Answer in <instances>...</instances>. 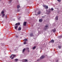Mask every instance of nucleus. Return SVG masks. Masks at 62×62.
I'll return each instance as SVG.
<instances>
[{
  "instance_id": "nucleus-1",
  "label": "nucleus",
  "mask_w": 62,
  "mask_h": 62,
  "mask_svg": "<svg viewBox=\"0 0 62 62\" xmlns=\"http://www.w3.org/2000/svg\"><path fill=\"white\" fill-rule=\"evenodd\" d=\"M48 28H49V27H48V25H46L45 26V27L44 29V30H46V29H47Z\"/></svg>"
},
{
  "instance_id": "nucleus-2",
  "label": "nucleus",
  "mask_w": 62,
  "mask_h": 62,
  "mask_svg": "<svg viewBox=\"0 0 62 62\" xmlns=\"http://www.w3.org/2000/svg\"><path fill=\"white\" fill-rule=\"evenodd\" d=\"M44 57H45V56L44 55H42L40 57V59H42L44 58Z\"/></svg>"
},
{
  "instance_id": "nucleus-3",
  "label": "nucleus",
  "mask_w": 62,
  "mask_h": 62,
  "mask_svg": "<svg viewBox=\"0 0 62 62\" xmlns=\"http://www.w3.org/2000/svg\"><path fill=\"white\" fill-rule=\"evenodd\" d=\"M27 22H24L23 23V25L24 26H26V23Z\"/></svg>"
},
{
  "instance_id": "nucleus-4",
  "label": "nucleus",
  "mask_w": 62,
  "mask_h": 62,
  "mask_svg": "<svg viewBox=\"0 0 62 62\" xmlns=\"http://www.w3.org/2000/svg\"><path fill=\"white\" fill-rule=\"evenodd\" d=\"M17 28H18V25H15V29L17 30Z\"/></svg>"
},
{
  "instance_id": "nucleus-5",
  "label": "nucleus",
  "mask_w": 62,
  "mask_h": 62,
  "mask_svg": "<svg viewBox=\"0 0 62 62\" xmlns=\"http://www.w3.org/2000/svg\"><path fill=\"white\" fill-rule=\"evenodd\" d=\"M51 42H52V43H54V40H51Z\"/></svg>"
},
{
  "instance_id": "nucleus-6",
  "label": "nucleus",
  "mask_w": 62,
  "mask_h": 62,
  "mask_svg": "<svg viewBox=\"0 0 62 62\" xmlns=\"http://www.w3.org/2000/svg\"><path fill=\"white\" fill-rule=\"evenodd\" d=\"M52 31L53 32H55L56 31V29H53L52 30Z\"/></svg>"
},
{
  "instance_id": "nucleus-7",
  "label": "nucleus",
  "mask_w": 62,
  "mask_h": 62,
  "mask_svg": "<svg viewBox=\"0 0 62 62\" xmlns=\"http://www.w3.org/2000/svg\"><path fill=\"white\" fill-rule=\"evenodd\" d=\"M43 21V20H42V19H39V22H40L41 23V22H42Z\"/></svg>"
},
{
  "instance_id": "nucleus-8",
  "label": "nucleus",
  "mask_w": 62,
  "mask_h": 62,
  "mask_svg": "<svg viewBox=\"0 0 62 62\" xmlns=\"http://www.w3.org/2000/svg\"><path fill=\"white\" fill-rule=\"evenodd\" d=\"M20 25V23H17L15 24V25Z\"/></svg>"
},
{
  "instance_id": "nucleus-9",
  "label": "nucleus",
  "mask_w": 62,
  "mask_h": 62,
  "mask_svg": "<svg viewBox=\"0 0 62 62\" xmlns=\"http://www.w3.org/2000/svg\"><path fill=\"white\" fill-rule=\"evenodd\" d=\"M11 55H11H13V57L11 58V59H13L14 58V57H15V56H16V55H14L13 54H12Z\"/></svg>"
},
{
  "instance_id": "nucleus-10",
  "label": "nucleus",
  "mask_w": 62,
  "mask_h": 62,
  "mask_svg": "<svg viewBox=\"0 0 62 62\" xmlns=\"http://www.w3.org/2000/svg\"><path fill=\"white\" fill-rule=\"evenodd\" d=\"M30 35L31 37H33L34 36V35H33V33L31 34Z\"/></svg>"
},
{
  "instance_id": "nucleus-11",
  "label": "nucleus",
  "mask_w": 62,
  "mask_h": 62,
  "mask_svg": "<svg viewBox=\"0 0 62 62\" xmlns=\"http://www.w3.org/2000/svg\"><path fill=\"white\" fill-rule=\"evenodd\" d=\"M41 13V11H38V14H40Z\"/></svg>"
},
{
  "instance_id": "nucleus-12",
  "label": "nucleus",
  "mask_w": 62,
  "mask_h": 62,
  "mask_svg": "<svg viewBox=\"0 0 62 62\" xmlns=\"http://www.w3.org/2000/svg\"><path fill=\"white\" fill-rule=\"evenodd\" d=\"M21 28L20 27H19L18 28V30L19 31H20V30H21Z\"/></svg>"
},
{
  "instance_id": "nucleus-13",
  "label": "nucleus",
  "mask_w": 62,
  "mask_h": 62,
  "mask_svg": "<svg viewBox=\"0 0 62 62\" xmlns=\"http://www.w3.org/2000/svg\"><path fill=\"white\" fill-rule=\"evenodd\" d=\"M24 60H25V61L23 62H27L28 61V60L27 59H25Z\"/></svg>"
},
{
  "instance_id": "nucleus-14",
  "label": "nucleus",
  "mask_w": 62,
  "mask_h": 62,
  "mask_svg": "<svg viewBox=\"0 0 62 62\" xmlns=\"http://www.w3.org/2000/svg\"><path fill=\"white\" fill-rule=\"evenodd\" d=\"M1 14H4V11H2L1 12Z\"/></svg>"
},
{
  "instance_id": "nucleus-15",
  "label": "nucleus",
  "mask_w": 62,
  "mask_h": 62,
  "mask_svg": "<svg viewBox=\"0 0 62 62\" xmlns=\"http://www.w3.org/2000/svg\"><path fill=\"white\" fill-rule=\"evenodd\" d=\"M2 18H3V17H4L5 16V14H2Z\"/></svg>"
},
{
  "instance_id": "nucleus-16",
  "label": "nucleus",
  "mask_w": 62,
  "mask_h": 62,
  "mask_svg": "<svg viewBox=\"0 0 62 62\" xmlns=\"http://www.w3.org/2000/svg\"><path fill=\"white\" fill-rule=\"evenodd\" d=\"M45 7V8L46 9H48V7L47 6H46Z\"/></svg>"
},
{
  "instance_id": "nucleus-17",
  "label": "nucleus",
  "mask_w": 62,
  "mask_h": 62,
  "mask_svg": "<svg viewBox=\"0 0 62 62\" xmlns=\"http://www.w3.org/2000/svg\"><path fill=\"white\" fill-rule=\"evenodd\" d=\"M55 19L56 20H58V16H57L56 17Z\"/></svg>"
},
{
  "instance_id": "nucleus-18",
  "label": "nucleus",
  "mask_w": 62,
  "mask_h": 62,
  "mask_svg": "<svg viewBox=\"0 0 62 62\" xmlns=\"http://www.w3.org/2000/svg\"><path fill=\"white\" fill-rule=\"evenodd\" d=\"M17 8H20V5H18L17 6Z\"/></svg>"
},
{
  "instance_id": "nucleus-19",
  "label": "nucleus",
  "mask_w": 62,
  "mask_h": 62,
  "mask_svg": "<svg viewBox=\"0 0 62 62\" xmlns=\"http://www.w3.org/2000/svg\"><path fill=\"white\" fill-rule=\"evenodd\" d=\"M57 0L58 2L59 3H60V2H61V0Z\"/></svg>"
},
{
  "instance_id": "nucleus-20",
  "label": "nucleus",
  "mask_w": 62,
  "mask_h": 62,
  "mask_svg": "<svg viewBox=\"0 0 62 62\" xmlns=\"http://www.w3.org/2000/svg\"><path fill=\"white\" fill-rule=\"evenodd\" d=\"M59 39H61V38H62V36H60L59 37Z\"/></svg>"
},
{
  "instance_id": "nucleus-21",
  "label": "nucleus",
  "mask_w": 62,
  "mask_h": 62,
  "mask_svg": "<svg viewBox=\"0 0 62 62\" xmlns=\"http://www.w3.org/2000/svg\"><path fill=\"white\" fill-rule=\"evenodd\" d=\"M25 48L23 50V52H24V51H25Z\"/></svg>"
},
{
  "instance_id": "nucleus-22",
  "label": "nucleus",
  "mask_w": 62,
  "mask_h": 62,
  "mask_svg": "<svg viewBox=\"0 0 62 62\" xmlns=\"http://www.w3.org/2000/svg\"><path fill=\"white\" fill-rule=\"evenodd\" d=\"M18 59H15V61H18Z\"/></svg>"
},
{
  "instance_id": "nucleus-23",
  "label": "nucleus",
  "mask_w": 62,
  "mask_h": 62,
  "mask_svg": "<svg viewBox=\"0 0 62 62\" xmlns=\"http://www.w3.org/2000/svg\"><path fill=\"white\" fill-rule=\"evenodd\" d=\"M35 49H36V47L35 46H34L33 48L32 49L34 50Z\"/></svg>"
},
{
  "instance_id": "nucleus-24",
  "label": "nucleus",
  "mask_w": 62,
  "mask_h": 62,
  "mask_svg": "<svg viewBox=\"0 0 62 62\" xmlns=\"http://www.w3.org/2000/svg\"><path fill=\"white\" fill-rule=\"evenodd\" d=\"M58 48H59V49H61V46H58Z\"/></svg>"
},
{
  "instance_id": "nucleus-25",
  "label": "nucleus",
  "mask_w": 62,
  "mask_h": 62,
  "mask_svg": "<svg viewBox=\"0 0 62 62\" xmlns=\"http://www.w3.org/2000/svg\"><path fill=\"white\" fill-rule=\"evenodd\" d=\"M26 50H29V48H26Z\"/></svg>"
},
{
  "instance_id": "nucleus-26",
  "label": "nucleus",
  "mask_w": 62,
  "mask_h": 62,
  "mask_svg": "<svg viewBox=\"0 0 62 62\" xmlns=\"http://www.w3.org/2000/svg\"><path fill=\"white\" fill-rule=\"evenodd\" d=\"M9 3H10L11 2V1H12V0H9Z\"/></svg>"
},
{
  "instance_id": "nucleus-27",
  "label": "nucleus",
  "mask_w": 62,
  "mask_h": 62,
  "mask_svg": "<svg viewBox=\"0 0 62 62\" xmlns=\"http://www.w3.org/2000/svg\"><path fill=\"white\" fill-rule=\"evenodd\" d=\"M24 41H27V39H25L24 40Z\"/></svg>"
},
{
  "instance_id": "nucleus-28",
  "label": "nucleus",
  "mask_w": 62,
  "mask_h": 62,
  "mask_svg": "<svg viewBox=\"0 0 62 62\" xmlns=\"http://www.w3.org/2000/svg\"><path fill=\"white\" fill-rule=\"evenodd\" d=\"M51 10L52 11H53V10H54V8H51Z\"/></svg>"
},
{
  "instance_id": "nucleus-29",
  "label": "nucleus",
  "mask_w": 62,
  "mask_h": 62,
  "mask_svg": "<svg viewBox=\"0 0 62 62\" xmlns=\"http://www.w3.org/2000/svg\"><path fill=\"white\" fill-rule=\"evenodd\" d=\"M5 17L6 19H7L8 18V16H5Z\"/></svg>"
},
{
  "instance_id": "nucleus-30",
  "label": "nucleus",
  "mask_w": 62,
  "mask_h": 62,
  "mask_svg": "<svg viewBox=\"0 0 62 62\" xmlns=\"http://www.w3.org/2000/svg\"><path fill=\"white\" fill-rule=\"evenodd\" d=\"M16 37V38H18V37H19L18 36V35H16L15 36Z\"/></svg>"
},
{
  "instance_id": "nucleus-31",
  "label": "nucleus",
  "mask_w": 62,
  "mask_h": 62,
  "mask_svg": "<svg viewBox=\"0 0 62 62\" xmlns=\"http://www.w3.org/2000/svg\"><path fill=\"white\" fill-rule=\"evenodd\" d=\"M49 13H50L51 12V9H49Z\"/></svg>"
},
{
  "instance_id": "nucleus-32",
  "label": "nucleus",
  "mask_w": 62,
  "mask_h": 62,
  "mask_svg": "<svg viewBox=\"0 0 62 62\" xmlns=\"http://www.w3.org/2000/svg\"><path fill=\"white\" fill-rule=\"evenodd\" d=\"M17 11H18V12L20 11V9H17Z\"/></svg>"
},
{
  "instance_id": "nucleus-33",
  "label": "nucleus",
  "mask_w": 62,
  "mask_h": 62,
  "mask_svg": "<svg viewBox=\"0 0 62 62\" xmlns=\"http://www.w3.org/2000/svg\"><path fill=\"white\" fill-rule=\"evenodd\" d=\"M46 5H43V7H46Z\"/></svg>"
},
{
  "instance_id": "nucleus-34",
  "label": "nucleus",
  "mask_w": 62,
  "mask_h": 62,
  "mask_svg": "<svg viewBox=\"0 0 62 62\" xmlns=\"http://www.w3.org/2000/svg\"><path fill=\"white\" fill-rule=\"evenodd\" d=\"M26 43L25 42L24 43V44H26Z\"/></svg>"
},
{
  "instance_id": "nucleus-35",
  "label": "nucleus",
  "mask_w": 62,
  "mask_h": 62,
  "mask_svg": "<svg viewBox=\"0 0 62 62\" xmlns=\"http://www.w3.org/2000/svg\"><path fill=\"white\" fill-rule=\"evenodd\" d=\"M58 62V60H57L56 61V62Z\"/></svg>"
},
{
  "instance_id": "nucleus-36",
  "label": "nucleus",
  "mask_w": 62,
  "mask_h": 62,
  "mask_svg": "<svg viewBox=\"0 0 62 62\" xmlns=\"http://www.w3.org/2000/svg\"><path fill=\"white\" fill-rule=\"evenodd\" d=\"M11 57H12V56H11L10 57V58H11Z\"/></svg>"
},
{
  "instance_id": "nucleus-37",
  "label": "nucleus",
  "mask_w": 62,
  "mask_h": 62,
  "mask_svg": "<svg viewBox=\"0 0 62 62\" xmlns=\"http://www.w3.org/2000/svg\"><path fill=\"white\" fill-rule=\"evenodd\" d=\"M39 59H38V60H37L38 61H39Z\"/></svg>"
},
{
  "instance_id": "nucleus-38",
  "label": "nucleus",
  "mask_w": 62,
  "mask_h": 62,
  "mask_svg": "<svg viewBox=\"0 0 62 62\" xmlns=\"http://www.w3.org/2000/svg\"><path fill=\"white\" fill-rule=\"evenodd\" d=\"M28 52H29V50L28 51Z\"/></svg>"
},
{
  "instance_id": "nucleus-39",
  "label": "nucleus",
  "mask_w": 62,
  "mask_h": 62,
  "mask_svg": "<svg viewBox=\"0 0 62 62\" xmlns=\"http://www.w3.org/2000/svg\"><path fill=\"white\" fill-rule=\"evenodd\" d=\"M23 34H21V35H23Z\"/></svg>"
},
{
  "instance_id": "nucleus-40",
  "label": "nucleus",
  "mask_w": 62,
  "mask_h": 62,
  "mask_svg": "<svg viewBox=\"0 0 62 62\" xmlns=\"http://www.w3.org/2000/svg\"><path fill=\"white\" fill-rule=\"evenodd\" d=\"M40 49H42V48H41Z\"/></svg>"
},
{
  "instance_id": "nucleus-41",
  "label": "nucleus",
  "mask_w": 62,
  "mask_h": 62,
  "mask_svg": "<svg viewBox=\"0 0 62 62\" xmlns=\"http://www.w3.org/2000/svg\"><path fill=\"white\" fill-rule=\"evenodd\" d=\"M43 17H45L44 16H43Z\"/></svg>"
},
{
  "instance_id": "nucleus-42",
  "label": "nucleus",
  "mask_w": 62,
  "mask_h": 62,
  "mask_svg": "<svg viewBox=\"0 0 62 62\" xmlns=\"http://www.w3.org/2000/svg\"><path fill=\"white\" fill-rule=\"evenodd\" d=\"M0 0V1H1V0Z\"/></svg>"
}]
</instances>
